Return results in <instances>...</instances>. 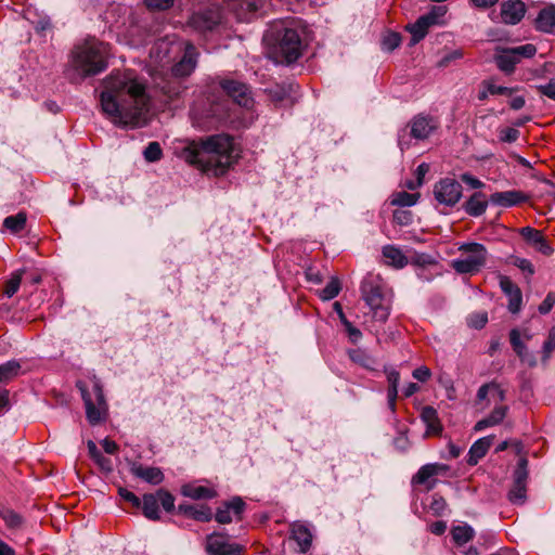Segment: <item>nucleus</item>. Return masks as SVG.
I'll return each instance as SVG.
<instances>
[{
  "label": "nucleus",
  "mask_w": 555,
  "mask_h": 555,
  "mask_svg": "<svg viewBox=\"0 0 555 555\" xmlns=\"http://www.w3.org/2000/svg\"><path fill=\"white\" fill-rule=\"evenodd\" d=\"M100 103L103 114L117 126H140L145 120L150 96L144 82L130 69L112 72L103 81Z\"/></svg>",
  "instance_id": "obj_1"
},
{
  "label": "nucleus",
  "mask_w": 555,
  "mask_h": 555,
  "mask_svg": "<svg viewBox=\"0 0 555 555\" xmlns=\"http://www.w3.org/2000/svg\"><path fill=\"white\" fill-rule=\"evenodd\" d=\"M180 157L204 171L214 170L222 175L237 157L233 138L229 134H214L184 146Z\"/></svg>",
  "instance_id": "obj_2"
},
{
  "label": "nucleus",
  "mask_w": 555,
  "mask_h": 555,
  "mask_svg": "<svg viewBox=\"0 0 555 555\" xmlns=\"http://www.w3.org/2000/svg\"><path fill=\"white\" fill-rule=\"evenodd\" d=\"M272 41V54L278 63L291 64L302 54L304 43L295 22H280L266 35Z\"/></svg>",
  "instance_id": "obj_3"
},
{
  "label": "nucleus",
  "mask_w": 555,
  "mask_h": 555,
  "mask_svg": "<svg viewBox=\"0 0 555 555\" xmlns=\"http://www.w3.org/2000/svg\"><path fill=\"white\" fill-rule=\"evenodd\" d=\"M109 47L95 38L77 44L72 53V65L82 77L94 76L107 67Z\"/></svg>",
  "instance_id": "obj_4"
},
{
  "label": "nucleus",
  "mask_w": 555,
  "mask_h": 555,
  "mask_svg": "<svg viewBox=\"0 0 555 555\" xmlns=\"http://www.w3.org/2000/svg\"><path fill=\"white\" fill-rule=\"evenodd\" d=\"M361 294L365 304L378 322H385L389 315V301L386 285L379 275L369 274L361 284Z\"/></svg>",
  "instance_id": "obj_5"
},
{
  "label": "nucleus",
  "mask_w": 555,
  "mask_h": 555,
  "mask_svg": "<svg viewBox=\"0 0 555 555\" xmlns=\"http://www.w3.org/2000/svg\"><path fill=\"white\" fill-rule=\"evenodd\" d=\"M462 256L452 260V268L461 274H474L486 264L488 251L487 248L479 243L463 244L459 248Z\"/></svg>",
  "instance_id": "obj_6"
},
{
  "label": "nucleus",
  "mask_w": 555,
  "mask_h": 555,
  "mask_svg": "<svg viewBox=\"0 0 555 555\" xmlns=\"http://www.w3.org/2000/svg\"><path fill=\"white\" fill-rule=\"evenodd\" d=\"M439 126L436 118L417 115L410 124L402 128L398 133V145L402 152L408 150L411 145V138L416 140L427 139Z\"/></svg>",
  "instance_id": "obj_7"
},
{
  "label": "nucleus",
  "mask_w": 555,
  "mask_h": 555,
  "mask_svg": "<svg viewBox=\"0 0 555 555\" xmlns=\"http://www.w3.org/2000/svg\"><path fill=\"white\" fill-rule=\"evenodd\" d=\"M77 386L81 391L88 421L92 425L100 423L106 413V402L101 385L98 380H93L90 387L81 382Z\"/></svg>",
  "instance_id": "obj_8"
},
{
  "label": "nucleus",
  "mask_w": 555,
  "mask_h": 555,
  "mask_svg": "<svg viewBox=\"0 0 555 555\" xmlns=\"http://www.w3.org/2000/svg\"><path fill=\"white\" fill-rule=\"evenodd\" d=\"M535 53L537 48L531 43L515 48H496L494 61L501 72L511 75L522 57L530 59L534 56Z\"/></svg>",
  "instance_id": "obj_9"
},
{
  "label": "nucleus",
  "mask_w": 555,
  "mask_h": 555,
  "mask_svg": "<svg viewBox=\"0 0 555 555\" xmlns=\"http://www.w3.org/2000/svg\"><path fill=\"white\" fill-rule=\"evenodd\" d=\"M222 21V14L219 8H208L199 10L189 18V26L201 35H206L216 29Z\"/></svg>",
  "instance_id": "obj_10"
},
{
  "label": "nucleus",
  "mask_w": 555,
  "mask_h": 555,
  "mask_svg": "<svg viewBox=\"0 0 555 555\" xmlns=\"http://www.w3.org/2000/svg\"><path fill=\"white\" fill-rule=\"evenodd\" d=\"M463 188L460 182L454 179L444 178L434 185V197L438 204L453 207L462 197Z\"/></svg>",
  "instance_id": "obj_11"
},
{
  "label": "nucleus",
  "mask_w": 555,
  "mask_h": 555,
  "mask_svg": "<svg viewBox=\"0 0 555 555\" xmlns=\"http://www.w3.org/2000/svg\"><path fill=\"white\" fill-rule=\"evenodd\" d=\"M518 233L535 251L544 256H552L554 254V248L541 230L524 227L518 230Z\"/></svg>",
  "instance_id": "obj_12"
},
{
  "label": "nucleus",
  "mask_w": 555,
  "mask_h": 555,
  "mask_svg": "<svg viewBox=\"0 0 555 555\" xmlns=\"http://www.w3.org/2000/svg\"><path fill=\"white\" fill-rule=\"evenodd\" d=\"M221 88L240 106L251 108L254 100L250 95L249 88L245 83L232 79H227L221 81Z\"/></svg>",
  "instance_id": "obj_13"
},
{
  "label": "nucleus",
  "mask_w": 555,
  "mask_h": 555,
  "mask_svg": "<svg viewBox=\"0 0 555 555\" xmlns=\"http://www.w3.org/2000/svg\"><path fill=\"white\" fill-rule=\"evenodd\" d=\"M198 52L196 48L188 42L184 48V53L181 60L176 63L171 68V74L176 78H183L193 73L197 65Z\"/></svg>",
  "instance_id": "obj_14"
},
{
  "label": "nucleus",
  "mask_w": 555,
  "mask_h": 555,
  "mask_svg": "<svg viewBox=\"0 0 555 555\" xmlns=\"http://www.w3.org/2000/svg\"><path fill=\"white\" fill-rule=\"evenodd\" d=\"M206 550L209 555H242L244 547L237 543H230L221 535H210L207 539Z\"/></svg>",
  "instance_id": "obj_15"
},
{
  "label": "nucleus",
  "mask_w": 555,
  "mask_h": 555,
  "mask_svg": "<svg viewBox=\"0 0 555 555\" xmlns=\"http://www.w3.org/2000/svg\"><path fill=\"white\" fill-rule=\"evenodd\" d=\"M526 13V5L520 0H505L501 3L502 22L508 25L519 23Z\"/></svg>",
  "instance_id": "obj_16"
},
{
  "label": "nucleus",
  "mask_w": 555,
  "mask_h": 555,
  "mask_svg": "<svg viewBox=\"0 0 555 555\" xmlns=\"http://www.w3.org/2000/svg\"><path fill=\"white\" fill-rule=\"evenodd\" d=\"M529 196L521 191L509 190L504 192H495L490 196V202L500 207H512L525 203Z\"/></svg>",
  "instance_id": "obj_17"
},
{
  "label": "nucleus",
  "mask_w": 555,
  "mask_h": 555,
  "mask_svg": "<svg viewBox=\"0 0 555 555\" xmlns=\"http://www.w3.org/2000/svg\"><path fill=\"white\" fill-rule=\"evenodd\" d=\"M509 341L512 345L513 350L518 356L520 361L525 364H527L530 367H533L537 365V358L535 356L530 352L525 345L522 340H520V331L517 328H513L509 332Z\"/></svg>",
  "instance_id": "obj_18"
},
{
  "label": "nucleus",
  "mask_w": 555,
  "mask_h": 555,
  "mask_svg": "<svg viewBox=\"0 0 555 555\" xmlns=\"http://www.w3.org/2000/svg\"><path fill=\"white\" fill-rule=\"evenodd\" d=\"M245 508V503L241 498H234L223 506L219 507L216 513V520L220 524H230L232 515L240 517Z\"/></svg>",
  "instance_id": "obj_19"
},
{
  "label": "nucleus",
  "mask_w": 555,
  "mask_h": 555,
  "mask_svg": "<svg viewBox=\"0 0 555 555\" xmlns=\"http://www.w3.org/2000/svg\"><path fill=\"white\" fill-rule=\"evenodd\" d=\"M449 466L440 463H430L422 466L418 472L413 476L412 482L417 485H425L430 478L444 474Z\"/></svg>",
  "instance_id": "obj_20"
},
{
  "label": "nucleus",
  "mask_w": 555,
  "mask_h": 555,
  "mask_svg": "<svg viewBox=\"0 0 555 555\" xmlns=\"http://www.w3.org/2000/svg\"><path fill=\"white\" fill-rule=\"evenodd\" d=\"M421 420L426 425V436H439L442 433V425L436 409L424 406L421 412Z\"/></svg>",
  "instance_id": "obj_21"
},
{
  "label": "nucleus",
  "mask_w": 555,
  "mask_h": 555,
  "mask_svg": "<svg viewBox=\"0 0 555 555\" xmlns=\"http://www.w3.org/2000/svg\"><path fill=\"white\" fill-rule=\"evenodd\" d=\"M382 253L385 263L396 269H402L409 263L408 256L395 245L384 246Z\"/></svg>",
  "instance_id": "obj_22"
},
{
  "label": "nucleus",
  "mask_w": 555,
  "mask_h": 555,
  "mask_svg": "<svg viewBox=\"0 0 555 555\" xmlns=\"http://www.w3.org/2000/svg\"><path fill=\"white\" fill-rule=\"evenodd\" d=\"M131 473L152 485H159L164 480V474L158 467L133 465Z\"/></svg>",
  "instance_id": "obj_23"
},
{
  "label": "nucleus",
  "mask_w": 555,
  "mask_h": 555,
  "mask_svg": "<svg viewBox=\"0 0 555 555\" xmlns=\"http://www.w3.org/2000/svg\"><path fill=\"white\" fill-rule=\"evenodd\" d=\"M431 16L422 15L417 18V21L413 24L406 26V29L412 35V43L415 44L421 41L426 35L430 26H433V22L430 21Z\"/></svg>",
  "instance_id": "obj_24"
},
{
  "label": "nucleus",
  "mask_w": 555,
  "mask_h": 555,
  "mask_svg": "<svg viewBox=\"0 0 555 555\" xmlns=\"http://www.w3.org/2000/svg\"><path fill=\"white\" fill-rule=\"evenodd\" d=\"M488 202L481 192L474 193L465 203V211L472 217H479L487 210Z\"/></svg>",
  "instance_id": "obj_25"
},
{
  "label": "nucleus",
  "mask_w": 555,
  "mask_h": 555,
  "mask_svg": "<svg viewBox=\"0 0 555 555\" xmlns=\"http://www.w3.org/2000/svg\"><path fill=\"white\" fill-rule=\"evenodd\" d=\"M263 7L262 0H238L235 10L241 20L248 21Z\"/></svg>",
  "instance_id": "obj_26"
},
{
  "label": "nucleus",
  "mask_w": 555,
  "mask_h": 555,
  "mask_svg": "<svg viewBox=\"0 0 555 555\" xmlns=\"http://www.w3.org/2000/svg\"><path fill=\"white\" fill-rule=\"evenodd\" d=\"M181 493L193 500L212 499L216 496V491L214 489L195 483L183 485Z\"/></svg>",
  "instance_id": "obj_27"
},
{
  "label": "nucleus",
  "mask_w": 555,
  "mask_h": 555,
  "mask_svg": "<svg viewBox=\"0 0 555 555\" xmlns=\"http://www.w3.org/2000/svg\"><path fill=\"white\" fill-rule=\"evenodd\" d=\"M491 447V439L483 437L478 439L469 449L467 463L472 466L481 460Z\"/></svg>",
  "instance_id": "obj_28"
},
{
  "label": "nucleus",
  "mask_w": 555,
  "mask_h": 555,
  "mask_svg": "<svg viewBox=\"0 0 555 555\" xmlns=\"http://www.w3.org/2000/svg\"><path fill=\"white\" fill-rule=\"evenodd\" d=\"M292 538L298 543L300 552H306L312 541V534L310 530L300 522H295L292 526Z\"/></svg>",
  "instance_id": "obj_29"
},
{
  "label": "nucleus",
  "mask_w": 555,
  "mask_h": 555,
  "mask_svg": "<svg viewBox=\"0 0 555 555\" xmlns=\"http://www.w3.org/2000/svg\"><path fill=\"white\" fill-rule=\"evenodd\" d=\"M535 27L541 31H552L555 27V9L545 8L541 10L535 18Z\"/></svg>",
  "instance_id": "obj_30"
},
{
  "label": "nucleus",
  "mask_w": 555,
  "mask_h": 555,
  "mask_svg": "<svg viewBox=\"0 0 555 555\" xmlns=\"http://www.w3.org/2000/svg\"><path fill=\"white\" fill-rule=\"evenodd\" d=\"M143 514L151 520L159 519L157 494H145L142 503Z\"/></svg>",
  "instance_id": "obj_31"
},
{
  "label": "nucleus",
  "mask_w": 555,
  "mask_h": 555,
  "mask_svg": "<svg viewBox=\"0 0 555 555\" xmlns=\"http://www.w3.org/2000/svg\"><path fill=\"white\" fill-rule=\"evenodd\" d=\"M87 446L90 457L98 464V466L102 470L111 472L112 461L102 454L93 441L89 440Z\"/></svg>",
  "instance_id": "obj_32"
},
{
  "label": "nucleus",
  "mask_w": 555,
  "mask_h": 555,
  "mask_svg": "<svg viewBox=\"0 0 555 555\" xmlns=\"http://www.w3.org/2000/svg\"><path fill=\"white\" fill-rule=\"evenodd\" d=\"M21 363L16 360L0 364V383H8L20 374Z\"/></svg>",
  "instance_id": "obj_33"
},
{
  "label": "nucleus",
  "mask_w": 555,
  "mask_h": 555,
  "mask_svg": "<svg viewBox=\"0 0 555 555\" xmlns=\"http://www.w3.org/2000/svg\"><path fill=\"white\" fill-rule=\"evenodd\" d=\"M489 393L500 401L504 400V390L501 389V387L495 383L482 385L477 391V399L479 401H483L485 399H487Z\"/></svg>",
  "instance_id": "obj_34"
},
{
  "label": "nucleus",
  "mask_w": 555,
  "mask_h": 555,
  "mask_svg": "<svg viewBox=\"0 0 555 555\" xmlns=\"http://www.w3.org/2000/svg\"><path fill=\"white\" fill-rule=\"evenodd\" d=\"M451 534L456 544L463 545L474 538L475 531L470 526L464 525L454 527Z\"/></svg>",
  "instance_id": "obj_35"
},
{
  "label": "nucleus",
  "mask_w": 555,
  "mask_h": 555,
  "mask_svg": "<svg viewBox=\"0 0 555 555\" xmlns=\"http://www.w3.org/2000/svg\"><path fill=\"white\" fill-rule=\"evenodd\" d=\"M418 193L398 192L392 196L391 204L400 207H410L417 203Z\"/></svg>",
  "instance_id": "obj_36"
},
{
  "label": "nucleus",
  "mask_w": 555,
  "mask_h": 555,
  "mask_svg": "<svg viewBox=\"0 0 555 555\" xmlns=\"http://www.w3.org/2000/svg\"><path fill=\"white\" fill-rule=\"evenodd\" d=\"M27 216L25 212H18L14 216H9L3 220V225L13 233L20 232L26 224Z\"/></svg>",
  "instance_id": "obj_37"
},
{
  "label": "nucleus",
  "mask_w": 555,
  "mask_h": 555,
  "mask_svg": "<svg viewBox=\"0 0 555 555\" xmlns=\"http://www.w3.org/2000/svg\"><path fill=\"white\" fill-rule=\"evenodd\" d=\"M341 285L337 278H332L326 286L320 292V297L323 300H331L335 298L340 292Z\"/></svg>",
  "instance_id": "obj_38"
},
{
  "label": "nucleus",
  "mask_w": 555,
  "mask_h": 555,
  "mask_svg": "<svg viewBox=\"0 0 555 555\" xmlns=\"http://www.w3.org/2000/svg\"><path fill=\"white\" fill-rule=\"evenodd\" d=\"M0 517L3 519L7 527L10 529H17L23 524L21 515H18L12 509H3L2 512H0Z\"/></svg>",
  "instance_id": "obj_39"
},
{
  "label": "nucleus",
  "mask_w": 555,
  "mask_h": 555,
  "mask_svg": "<svg viewBox=\"0 0 555 555\" xmlns=\"http://www.w3.org/2000/svg\"><path fill=\"white\" fill-rule=\"evenodd\" d=\"M349 354L350 359L354 363H358L365 369H373V365L375 364L374 359L362 350H352Z\"/></svg>",
  "instance_id": "obj_40"
},
{
  "label": "nucleus",
  "mask_w": 555,
  "mask_h": 555,
  "mask_svg": "<svg viewBox=\"0 0 555 555\" xmlns=\"http://www.w3.org/2000/svg\"><path fill=\"white\" fill-rule=\"evenodd\" d=\"M526 485L513 483L508 492V499L514 504H524L526 501Z\"/></svg>",
  "instance_id": "obj_41"
},
{
  "label": "nucleus",
  "mask_w": 555,
  "mask_h": 555,
  "mask_svg": "<svg viewBox=\"0 0 555 555\" xmlns=\"http://www.w3.org/2000/svg\"><path fill=\"white\" fill-rule=\"evenodd\" d=\"M144 158L149 163L158 162L163 156V151L158 142H151L143 152Z\"/></svg>",
  "instance_id": "obj_42"
},
{
  "label": "nucleus",
  "mask_w": 555,
  "mask_h": 555,
  "mask_svg": "<svg viewBox=\"0 0 555 555\" xmlns=\"http://www.w3.org/2000/svg\"><path fill=\"white\" fill-rule=\"evenodd\" d=\"M528 461L525 457H521L518 461L517 467L514 472V483L527 485L528 470H527Z\"/></svg>",
  "instance_id": "obj_43"
},
{
  "label": "nucleus",
  "mask_w": 555,
  "mask_h": 555,
  "mask_svg": "<svg viewBox=\"0 0 555 555\" xmlns=\"http://www.w3.org/2000/svg\"><path fill=\"white\" fill-rule=\"evenodd\" d=\"M555 350V327L548 332L547 339L542 347V361L545 363L551 358L552 352Z\"/></svg>",
  "instance_id": "obj_44"
},
{
  "label": "nucleus",
  "mask_w": 555,
  "mask_h": 555,
  "mask_svg": "<svg viewBox=\"0 0 555 555\" xmlns=\"http://www.w3.org/2000/svg\"><path fill=\"white\" fill-rule=\"evenodd\" d=\"M509 263L517 267L519 270H521L524 273H527L528 275H533L534 268L530 260L526 258H520L517 256L509 257Z\"/></svg>",
  "instance_id": "obj_45"
},
{
  "label": "nucleus",
  "mask_w": 555,
  "mask_h": 555,
  "mask_svg": "<svg viewBox=\"0 0 555 555\" xmlns=\"http://www.w3.org/2000/svg\"><path fill=\"white\" fill-rule=\"evenodd\" d=\"M401 43V37L397 33H388L384 36L382 41L383 50L392 51Z\"/></svg>",
  "instance_id": "obj_46"
},
{
  "label": "nucleus",
  "mask_w": 555,
  "mask_h": 555,
  "mask_svg": "<svg viewBox=\"0 0 555 555\" xmlns=\"http://www.w3.org/2000/svg\"><path fill=\"white\" fill-rule=\"evenodd\" d=\"M517 88H508L503 86H498L493 82V80H487V91L490 92L491 95H512Z\"/></svg>",
  "instance_id": "obj_47"
},
{
  "label": "nucleus",
  "mask_w": 555,
  "mask_h": 555,
  "mask_svg": "<svg viewBox=\"0 0 555 555\" xmlns=\"http://www.w3.org/2000/svg\"><path fill=\"white\" fill-rule=\"evenodd\" d=\"M24 271L16 272L12 275V278L8 281L5 285L4 293L8 297H12L17 291L22 283V274Z\"/></svg>",
  "instance_id": "obj_48"
},
{
  "label": "nucleus",
  "mask_w": 555,
  "mask_h": 555,
  "mask_svg": "<svg viewBox=\"0 0 555 555\" xmlns=\"http://www.w3.org/2000/svg\"><path fill=\"white\" fill-rule=\"evenodd\" d=\"M519 131L516 128L505 127L499 130V138L502 142L513 143L519 138Z\"/></svg>",
  "instance_id": "obj_49"
},
{
  "label": "nucleus",
  "mask_w": 555,
  "mask_h": 555,
  "mask_svg": "<svg viewBox=\"0 0 555 555\" xmlns=\"http://www.w3.org/2000/svg\"><path fill=\"white\" fill-rule=\"evenodd\" d=\"M429 508L434 515L440 516L447 508V502L441 495L434 494L429 504Z\"/></svg>",
  "instance_id": "obj_50"
},
{
  "label": "nucleus",
  "mask_w": 555,
  "mask_h": 555,
  "mask_svg": "<svg viewBox=\"0 0 555 555\" xmlns=\"http://www.w3.org/2000/svg\"><path fill=\"white\" fill-rule=\"evenodd\" d=\"M157 499L158 501H160L165 511L167 512H170L175 507V498L168 492V491H165V490H158L157 491Z\"/></svg>",
  "instance_id": "obj_51"
},
{
  "label": "nucleus",
  "mask_w": 555,
  "mask_h": 555,
  "mask_svg": "<svg viewBox=\"0 0 555 555\" xmlns=\"http://www.w3.org/2000/svg\"><path fill=\"white\" fill-rule=\"evenodd\" d=\"M500 286L507 297L520 291V288L507 276L500 278Z\"/></svg>",
  "instance_id": "obj_52"
},
{
  "label": "nucleus",
  "mask_w": 555,
  "mask_h": 555,
  "mask_svg": "<svg viewBox=\"0 0 555 555\" xmlns=\"http://www.w3.org/2000/svg\"><path fill=\"white\" fill-rule=\"evenodd\" d=\"M488 322L486 312L473 313L468 318V325L474 328H482Z\"/></svg>",
  "instance_id": "obj_53"
},
{
  "label": "nucleus",
  "mask_w": 555,
  "mask_h": 555,
  "mask_svg": "<svg viewBox=\"0 0 555 555\" xmlns=\"http://www.w3.org/2000/svg\"><path fill=\"white\" fill-rule=\"evenodd\" d=\"M409 262L420 267H426L436 263L435 259L427 254H415L411 257V259H409Z\"/></svg>",
  "instance_id": "obj_54"
},
{
  "label": "nucleus",
  "mask_w": 555,
  "mask_h": 555,
  "mask_svg": "<svg viewBox=\"0 0 555 555\" xmlns=\"http://www.w3.org/2000/svg\"><path fill=\"white\" fill-rule=\"evenodd\" d=\"M507 410L508 408L506 405H496L488 416L495 425H498L504 420Z\"/></svg>",
  "instance_id": "obj_55"
},
{
  "label": "nucleus",
  "mask_w": 555,
  "mask_h": 555,
  "mask_svg": "<svg viewBox=\"0 0 555 555\" xmlns=\"http://www.w3.org/2000/svg\"><path fill=\"white\" fill-rule=\"evenodd\" d=\"M191 517L199 521H209L211 519V512L207 507H197L194 505V509L191 513Z\"/></svg>",
  "instance_id": "obj_56"
},
{
  "label": "nucleus",
  "mask_w": 555,
  "mask_h": 555,
  "mask_svg": "<svg viewBox=\"0 0 555 555\" xmlns=\"http://www.w3.org/2000/svg\"><path fill=\"white\" fill-rule=\"evenodd\" d=\"M119 495L127 502H129L133 507L139 508L141 506V500L131 491L119 488Z\"/></svg>",
  "instance_id": "obj_57"
},
{
  "label": "nucleus",
  "mask_w": 555,
  "mask_h": 555,
  "mask_svg": "<svg viewBox=\"0 0 555 555\" xmlns=\"http://www.w3.org/2000/svg\"><path fill=\"white\" fill-rule=\"evenodd\" d=\"M521 302H522V295H521L520 291L516 294H513L512 296H508V310L512 313L519 312V310L521 308Z\"/></svg>",
  "instance_id": "obj_58"
},
{
  "label": "nucleus",
  "mask_w": 555,
  "mask_h": 555,
  "mask_svg": "<svg viewBox=\"0 0 555 555\" xmlns=\"http://www.w3.org/2000/svg\"><path fill=\"white\" fill-rule=\"evenodd\" d=\"M144 2L153 10H167L173 4V0H144Z\"/></svg>",
  "instance_id": "obj_59"
},
{
  "label": "nucleus",
  "mask_w": 555,
  "mask_h": 555,
  "mask_svg": "<svg viewBox=\"0 0 555 555\" xmlns=\"http://www.w3.org/2000/svg\"><path fill=\"white\" fill-rule=\"evenodd\" d=\"M343 325L345 326V330L349 336V339L352 343H357L362 337V333L360 332V330L354 327L351 324V322L347 321V322L343 323Z\"/></svg>",
  "instance_id": "obj_60"
},
{
  "label": "nucleus",
  "mask_w": 555,
  "mask_h": 555,
  "mask_svg": "<svg viewBox=\"0 0 555 555\" xmlns=\"http://www.w3.org/2000/svg\"><path fill=\"white\" fill-rule=\"evenodd\" d=\"M412 375L415 379L424 383L430 378L431 372L427 366H420L413 371Z\"/></svg>",
  "instance_id": "obj_61"
},
{
  "label": "nucleus",
  "mask_w": 555,
  "mask_h": 555,
  "mask_svg": "<svg viewBox=\"0 0 555 555\" xmlns=\"http://www.w3.org/2000/svg\"><path fill=\"white\" fill-rule=\"evenodd\" d=\"M555 304V295L548 294L542 304L539 306V311L542 314L548 313Z\"/></svg>",
  "instance_id": "obj_62"
},
{
  "label": "nucleus",
  "mask_w": 555,
  "mask_h": 555,
  "mask_svg": "<svg viewBox=\"0 0 555 555\" xmlns=\"http://www.w3.org/2000/svg\"><path fill=\"white\" fill-rule=\"evenodd\" d=\"M389 387H398L400 374L397 370L390 367L385 370Z\"/></svg>",
  "instance_id": "obj_63"
},
{
  "label": "nucleus",
  "mask_w": 555,
  "mask_h": 555,
  "mask_svg": "<svg viewBox=\"0 0 555 555\" xmlns=\"http://www.w3.org/2000/svg\"><path fill=\"white\" fill-rule=\"evenodd\" d=\"M538 89L543 95L555 101V81H550L544 86H540Z\"/></svg>",
  "instance_id": "obj_64"
}]
</instances>
